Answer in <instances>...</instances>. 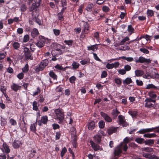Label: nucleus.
Returning a JSON list of instances; mask_svg holds the SVG:
<instances>
[{"label": "nucleus", "instance_id": "obj_1", "mask_svg": "<svg viewBox=\"0 0 159 159\" xmlns=\"http://www.w3.org/2000/svg\"><path fill=\"white\" fill-rule=\"evenodd\" d=\"M154 131L155 133H159V126L154 128L143 129H140L137 133H139L140 134H144L146 133H148Z\"/></svg>", "mask_w": 159, "mask_h": 159}, {"label": "nucleus", "instance_id": "obj_2", "mask_svg": "<svg viewBox=\"0 0 159 159\" xmlns=\"http://www.w3.org/2000/svg\"><path fill=\"white\" fill-rule=\"evenodd\" d=\"M157 101V100L152 99L148 98H146L144 101V102L145 103L144 104V106L145 107L149 108L151 107H155V105L153 104L151 102H153V103H155Z\"/></svg>", "mask_w": 159, "mask_h": 159}, {"label": "nucleus", "instance_id": "obj_3", "mask_svg": "<svg viewBox=\"0 0 159 159\" xmlns=\"http://www.w3.org/2000/svg\"><path fill=\"white\" fill-rule=\"evenodd\" d=\"M24 56L26 59H30L32 60L33 57L32 56V54L31 53L29 49L27 47H25L24 48Z\"/></svg>", "mask_w": 159, "mask_h": 159}, {"label": "nucleus", "instance_id": "obj_4", "mask_svg": "<svg viewBox=\"0 0 159 159\" xmlns=\"http://www.w3.org/2000/svg\"><path fill=\"white\" fill-rule=\"evenodd\" d=\"M122 152V151L120 147V146H117L113 152L114 157L111 158L110 159H118V157L120 156Z\"/></svg>", "mask_w": 159, "mask_h": 159}, {"label": "nucleus", "instance_id": "obj_5", "mask_svg": "<svg viewBox=\"0 0 159 159\" xmlns=\"http://www.w3.org/2000/svg\"><path fill=\"white\" fill-rule=\"evenodd\" d=\"M55 112L57 119L60 121H62L64 118V112L62 111L61 110L59 109H56Z\"/></svg>", "mask_w": 159, "mask_h": 159}, {"label": "nucleus", "instance_id": "obj_6", "mask_svg": "<svg viewBox=\"0 0 159 159\" xmlns=\"http://www.w3.org/2000/svg\"><path fill=\"white\" fill-rule=\"evenodd\" d=\"M45 42V39L43 36L40 35L38 42L35 43V45L40 48L43 47Z\"/></svg>", "mask_w": 159, "mask_h": 159}, {"label": "nucleus", "instance_id": "obj_7", "mask_svg": "<svg viewBox=\"0 0 159 159\" xmlns=\"http://www.w3.org/2000/svg\"><path fill=\"white\" fill-rule=\"evenodd\" d=\"M118 118L119 122V124L122 125L123 127H126L129 125L128 123L126 121L124 116L120 115L119 116Z\"/></svg>", "mask_w": 159, "mask_h": 159}, {"label": "nucleus", "instance_id": "obj_8", "mask_svg": "<svg viewBox=\"0 0 159 159\" xmlns=\"http://www.w3.org/2000/svg\"><path fill=\"white\" fill-rule=\"evenodd\" d=\"M136 63H146L147 64H149L151 63V60L150 59L146 58L142 56L139 57V59H136L135 60Z\"/></svg>", "mask_w": 159, "mask_h": 159}, {"label": "nucleus", "instance_id": "obj_9", "mask_svg": "<svg viewBox=\"0 0 159 159\" xmlns=\"http://www.w3.org/2000/svg\"><path fill=\"white\" fill-rule=\"evenodd\" d=\"M83 25L82 28H83L82 32L85 34H87L89 33V25L88 23L85 22L84 21H82Z\"/></svg>", "mask_w": 159, "mask_h": 159}, {"label": "nucleus", "instance_id": "obj_10", "mask_svg": "<svg viewBox=\"0 0 159 159\" xmlns=\"http://www.w3.org/2000/svg\"><path fill=\"white\" fill-rule=\"evenodd\" d=\"M101 116L106 121L108 122H111L112 121V118L107 114L103 111H101L100 113Z\"/></svg>", "mask_w": 159, "mask_h": 159}, {"label": "nucleus", "instance_id": "obj_11", "mask_svg": "<svg viewBox=\"0 0 159 159\" xmlns=\"http://www.w3.org/2000/svg\"><path fill=\"white\" fill-rule=\"evenodd\" d=\"M90 143L92 147L95 151L102 150V146H100L98 144L95 143L93 141H91Z\"/></svg>", "mask_w": 159, "mask_h": 159}, {"label": "nucleus", "instance_id": "obj_12", "mask_svg": "<svg viewBox=\"0 0 159 159\" xmlns=\"http://www.w3.org/2000/svg\"><path fill=\"white\" fill-rule=\"evenodd\" d=\"M98 44L91 45L87 47V49L88 51H92L93 52H96L98 48Z\"/></svg>", "mask_w": 159, "mask_h": 159}, {"label": "nucleus", "instance_id": "obj_13", "mask_svg": "<svg viewBox=\"0 0 159 159\" xmlns=\"http://www.w3.org/2000/svg\"><path fill=\"white\" fill-rule=\"evenodd\" d=\"M132 83L133 81L130 77H127L122 81V83L125 86L126 85H129V84Z\"/></svg>", "mask_w": 159, "mask_h": 159}, {"label": "nucleus", "instance_id": "obj_14", "mask_svg": "<svg viewBox=\"0 0 159 159\" xmlns=\"http://www.w3.org/2000/svg\"><path fill=\"white\" fill-rule=\"evenodd\" d=\"M118 127H114L113 126L107 130V132L109 134L111 135L113 133L116 132Z\"/></svg>", "mask_w": 159, "mask_h": 159}, {"label": "nucleus", "instance_id": "obj_15", "mask_svg": "<svg viewBox=\"0 0 159 159\" xmlns=\"http://www.w3.org/2000/svg\"><path fill=\"white\" fill-rule=\"evenodd\" d=\"M20 87V86H19L17 84L14 83H13L12 85L11 86V89L15 92H17Z\"/></svg>", "mask_w": 159, "mask_h": 159}, {"label": "nucleus", "instance_id": "obj_16", "mask_svg": "<svg viewBox=\"0 0 159 159\" xmlns=\"http://www.w3.org/2000/svg\"><path fill=\"white\" fill-rule=\"evenodd\" d=\"M49 61L47 59L43 60L41 61L40 65L43 69L48 65Z\"/></svg>", "mask_w": 159, "mask_h": 159}, {"label": "nucleus", "instance_id": "obj_17", "mask_svg": "<svg viewBox=\"0 0 159 159\" xmlns=\"http://www.w3.org/2000/svg\"><path fill=\"white\" fill-rule=\"evenodd\" d=\"M120 113V112L116 108L113 109L111 113V115L113 116L114 119H116L118 115Z\"/></svg>", "mask_w": 159, "mask_h": 159}, {"label": "nucleus", "instance_id": "obj_18", "mask_svg": "<svg viewBox=\"0 0 159 159\" xmlns=\"http://www.w3.org/2000/svg\"><path fill=\"white\" fill-rule=\"evenodd\" d=\"M95 125V122L94 121H91L90 122L88 125V129L90 130H92L93 129Z\"/></svg>", "mask_w": 159, "mask_h": 159}, {"label": "nucleus", "instance_id": "obj_19", "mask_svg": "<svg viewBox=\"0 0 159 159\" xmlns=\"http://www.w3.org/2000/svg\"><path fill=\"white\" fill-rule=\"evenodd\" d=\"M39 34L38 30L36 28H34L31 33V35L33 38L37 37Z\"/></svg>", "mask_w": 159, "mask_h": 159}, {"label": "nucleus", "instance_id": "obj_20", "mask_svg": "<svg viewBox=\"0 0 159 159\" xmlns=\"http://www.w3.org/2000/svg\"><path fill=\"white\" fill-rule=\"evenodd\" d=\"M146 89H159V86H156L152 84H150L147 85Z\"/></svg>", "mask_w": 159, "mask_h": 159}, {"label": "nucleus", "instance_id": "obj_21", "mask_svg": "<svg viewBox=\"0 0 159 159\" xmlns=\"http://www.w3.org/2000/svg\"><path fill=\"white\" fill-rule=\"evenodd\" d=\"M148 95L150 97V98H149L153 99H157V95L153 92H149L148 93Z\"/></svg>", "mask_w": 159, "mask_h": 159}, {"label": "nucleus", "instance_id": "obj_22", "mask_svg": "<svg viewBox=\"0 0 159 159\" xmlns=\"http://www.w3.org/2000/svg\"><path fill=\"white\" fill-rule=\"evenodd\" d=\"M37 120H36L35 123H34L33 124H31L30 127V130L31 131L34 132V133H35L36 131V126L37 125Z\"/></svg>", "mask_w": 159, "mask_h": 159}, {"label": "nucleus", "instance_id": "obj_23", "mask_svg": "<svg viewBox=\"0 0 159 159\" xmlns=\"http://www.w3.org/2000/svg\"><path fill=\"white\" fill-rule=\"evenodd\" d=\"M134 72L135 75L137 77L141 76L144 74V72L143 70H135Z\"/></svg>", "mask_w": 159, "mask_h": 159}, {"label": "nucleus", "instance_id": "obj_24", "mask_svg": "<svg viewBox=\"0 0 159 159\" xmlns=\"http://www.w3.org/2000/svg\"><path fill=\"white\" fill-rule=\"evenodd\" d=\"M144 143L145 145L151 146L154 144V140L151 139L146 140L145 141Z\"/></svg>", "mask_w": 159, "mask_h": 159}, {"label": "nucleus", "instance_id": "obj_25", "mask_svg": "<svg viewBox=\"0 0 159 159\" xmlns=\"http://www.w3.org/2000/svg\"><path fill=\"white\" fill-rule=\"evenodd\" d=\"M20 144L21 142L20 141L15 140L13 143V146L14 148H17L19 147Z\"/></svg>", "mask_w": 159, "mask_h": 159}, {"label": "nucleus", "instance_id": "obj_26", "mask_svg": "<svg viewBox=\"0 0 159 159\" xmlns=\"http://www.w3.org/2000/svg\"><path fill=\"white\" fill-rule=\"evenodd\" d=\"M95 141L98 143H100L101 141V137L100 134L97 135L95 136L94 137Z\"/></svg>", "mask_w": 159, "mask_h": 159}, {"label": "nucleus", "instance_id": "obj_27", "mask_svg": "<svg viewBox=\"0 0 159 159\" xmlns=\"http://www.w3.org/2000/svg\"><path fill=\"white\" fill-rule=\"evenodd\" d=\"M146 14L148 17L150 18L154 16V12L152 10L148 9L147 10Z\"/></svg>", "mask_w": 159, "mask_h": 159}, {"label": "nucleus", "instance_id": "obj_28", "mask_svg": "<svg viewBox=\"0 0 159 159\" xmlns=\"http://www.w3.org/2000/svg\"><path fill=\"white\" fill-rule=\"evenodd\" d=\"M41 120L42 121L43 124L44 125L47 124L48 121V117L47 116H42L41 117Z\"/></svg>", "mask_w": 159, "mask_h": 159}, {"label": "nucleus", "instance_id": "obj_29", "mask_svg": "<svg viewBox=\"0 0 159 159\" xmlns=\"http://www.w3.org/2000/svg\"><path fill=\"white\" fill-rule=\"evenodd\" d=\"M135 141L139 144H143L144 143L145 140L144 139L138 137L135 139Z\"/></svg>", "mask_w": 159, "mask_h": 159}, {"label": "nucleus", "instance_id": "obj_30", "mask_svg": "<svg viewBox=\"0 0 159 159\" xmlns=\"http://www.w3.org/2000/svg\"><path fill=\"white\" fill-rule=\"evenodd\" d=\"M49 75L50 77L52 78L53 80H57V76L55 74L54 72L52 70H51L50 71L49 74Z\"/></svg>", "mask_w": 159, "mask_h": 159}, {"label": "nucleus", "instance_id": "obj_31", "mask_svg": "<svg viewBox=\"0 0 159 159\" xmlns=\"http://www.w3.org/2000/svg\"><path fill=\"white\" fill-rule=\"evenodd\" d=\"M114 81L118 87H120L122 83L121 79L120 78H116L114 79Z\"/></svg>", "mask_w": 159, "mask_h": 159}, {"label": "nucleus", "instance_id": "obj_32", "mask_svg": "<svg viewBox=\"0 0 159 159\" xmlns=\"http://www.w3.org/2000/svg\"><path fill=\"white\" fill-rule=\"evenodd\" d=\"M127 30L130 35L134 33V29L131 25H128Z\"/></svg>", "mask_w": 159, "mask_h": 159}, {"label": "nucleus", "instance_id": "obj_33", "mask_svg": "<svg viewBox=\"0 0 159 159\" xmlns=\"http://www.w3.org/2000/svg\"><path fill=\"white\" fill-rule=\"evenodd\" d=\"M157 136V135L154 133L152 134H146L143 135V137L147 138H152L155 137Z\"/></svg>", "mask_w": 159, "mask_h": 159}, {"label": "nucleus", "instance_id": "obj_34", "mask_svg": "<svg viewBox=\"0 0 159 159\" xmlns=\"http://www.w3.org/2000/svg\"><path fill=\"white\" fill-rule=\"evenodd\" d=\"M77 136L76 135H75L74 136V139L72 142L73 147L75 148H76L77 146Z\"/></svg>", "mask_w": 159, "mask_h": 159}, {"label": "nucleus", "instance_id": "obj_35", "mask_svg": "<svg viewBox=\"0 0 159 159\" xmlns=\"http://www.w3.org/2000/svg\"><path fill=\"white\" fill-rule=\"evenodd\" d=\"M3 147L5 150V152L6 153H8L10 152V149L7 144L3 143Z\"/></svg>", "mask_w": 159, "mask_h": 159}, {"label": "nucleus", "instance_id": "obj_36", "mask_svg": "<svg viewBox=\"0 0 159 159\" xmlns=\"http://www.w3.org/2000/svg\"><path fill=\"white\" fill-rule=\"evenodd\" d=\"M34 3H33L32 5L31 6L30 8V11L34 12L37 10V8L39 6H37L34 5Z\"/></svg>", "mask_w": 159, "mask_h": 159}, {"label": "nucleus", "instance_id": "obj_37", "mask_svg": "<svg viewBox=\"0 0 159 159\" xmlns=\"http://www.w3.org/2000/svg\"><path fill=\"white\" fill-rule=\"evenodd\" d=\"M93 7L94 5L93 4H89L87 5L85 9L88 11L91 12L92 11Z\"/></svg>", "mask_w": 159, "mask_h": 159}, {"label": "nucleus", "instance_id": "obj_38", "mask_svg": "<svg viewBox=\"0 0 159 159\" xmlns=\"http://www.w3.org/2000/svg\"><path fill=\"white\" fill-rule=\"evenodd\" d=\"M120 58H121V59L126 60L128 62H131L134 60L133 58L131 57H126L125 56H123L120 57Z\"/></svg>", "mask_w": 159, "mask_h": 159}, {"label": "nucleus", "instance_id": "obj_39", "mask_svg": "<svg viewBox=\"0 0 159 159\" xmlns=\"http://www.w3.org/2000/svg\"><path fill=\"white\" fill-rule=\"evenodd\" d=\"M128 113L133 118L135 117L137 115L138 112L137 111H129Z\"/></svg>", "mask_w": 159, "mask_h": 159}, {"label": "nucleus", "instance_id": "obj_40", "mask_svg": "<svg viewBox=\"0 0 159 159\" xmlns=\"http://www.w3.org/2000/svg\"><path fill=\"white\" fill-rule=\"evenodd\" d=\"M32 106L33 110L35 111H37L38 110V103L36 101H34L33 102Z\"/></svg>", "mask_w": 159, "mask_h": 159}, {"label": "nucleus", "instance_id": "obj_41", "mask_svg": "<svg viewBox=\"0 0 159 159\" xmlns=\"http://www.w3.org/2000/svg\"><path fill=\"white\" fill-rule=\"evenodd\" d=\"M99 127L101 129H103L105 126V122L102 120H101L98 123Z\"/></svg>", "mask_w": 159, "mask_h": 159}, {"label": "nucleus", "instance_id": "obj_42", "mask_svg": "<svg viewBox=\"0 0 159 159\" xmlns=\"http://www.w3.org/2000/svg\"><path fill=\"white\" fill-rule=\"evenodd\" d=\"M129 40V39L128 37H126L120 42L119 45H123L126 42V41H128Z\"/></svg>", "mask_w": 159, "mask_h": 159}, {"label": "nucleus", "instance_id": "obj_43", "mask_svg": "<svg viewBox=\"0 0 159 159\" xmlns=\"http://www.w3.org/2000/svg\"><path fill=\"white\" fill-rule=\"evenodd\" d=\"M154 155H152L150 153H145L143 154V156L146 158H148L149 159H152Z\"/></svg>", "mask_w": 159, "mask_h": 159}, {"label": "nucleus", "instance_id": "obj_44", "mask_svg": "<svg viewBox=\"0 0 159 159\" xmlns=\"http://www.w3.org/2000/svg\"><path fill=\"white\" fill-rule=\"evenodd\" d=\"M73 42V41L72 40H65L64 41V42L65 43L69 46H71L72 45Z\"/></svg>", "mask_w": 159, "mask_h": 159}, {"label": "nucleus", "instance_id": "obj_45", "mask_svg": "<svg viewBox=\"0 0 159 159\" xmlns=\"http://www.w3.org/2000/svg\"><path fill=\"white\" fill-rule=\"evenodd\" d=\"M44 98L43 97L42 94H40L39 96V99L38 102L40 103L43 102L44 101Z\"/></svg>", "mask_w": 159, "mask_h": 159}, {"label": "nucleus", "instance_id": "obj_46", "mask_svg": "<svg viewBox=\"0 0 159 159\" xmlns=\"http://www.w3.org/2000/svg\"><path fill=\"white\" fill-rule=\"evenodd\" d=\"M72 66L73 69H76L79 67L80 65L78 63L75 61H74L72 65Z\"/></svg>", "mask_w": 159, "mask_h": 159}, {"label": "nucleus", "instance_id": "obj_47", "mask_svg": "<svg viewBox=\"0 0 159 159\" xmlns=\"http://www.w3.org/2000/svg\"><path fill=\"white\" fill-rule=\"evenodd\" d=\"M36 153V151L35 150L33 149L31 151V153L29 154V158L30 159L33 157L35 155V154Z\"/></svg>", "mask_w": 159, "mask_h": 159}, {"label": "nucleus", "instance_id": "obj_48", "mask_svg": "<svg viewBox=\"0 0 159 159\" xmlns=\"http://www.w3.org/2000/svg\"><path fill=\"white\" fill-rule=\"evenodd\" d=\"M12 46L15 49H17L20 48V44L18 42H16L13 43Z\"/></svg>", "mask_w": 159, "mask_h": 159}, {"label": "nucleus", "instance_id": "obj_49", "mask_svg": "<svg viewBox=\"0 0 159 159\" xmlns=\"http://www.w3.org/2000/svg\"><path fill=\"white\" fill-rule=\"evenodd\" d=\"M7 90V88L5 86H1L0 88V90L3 93V94L5 95L6 94V90Z\"/></svg>", "mask_w": 159, "mask_h": 159}, {"label": "nucleus", "instance_id": "obj_50", "mask_svg": "<svg viewBox=\"0 0 159 159\" xmlns=\"http://www.w3.org/2000/svg\"><path fill=\"white\" fill-rule=\"evenodd\" d=\"M130 49V47L129 46L126 45L121 46L120 49V50L121 51H125L126 50H128Z\"/></svg>", "mask_w": 159, "mask_h": 159}, {"label": "nucleus", "instance_id": "obj_51", "mask_svg": "<svg viewBox=\"0 0 159 159\" xmlns=\"http://www.w3.org/2000/svg\"><path fill=\"white\" fill-rule=\"evenodd\" d=\"M143 150L147 152H152L153 151V149L151 148L145 147L143 148Z\"/></svg>", "mask_w": 159, "mask_h": 159}, {"label": "nucleus", "instance_id": "obj_52", "mask_svg": "<svg viewBox=\"0 0 159 159\" xmlns=\"http://www.w3.org/2000/svg\"><path fill=\"white\" fill-rule=\"evenodd\" d=\"M29 70V65L28 64H25V67L22 69V71L24 73H27Z\"/></svg>", "mask_w": 159, "mask_h": 159}, {"label": "nucleus", "instance_id": "obj_53", "mask_svg": "<svg viewBox=\"0 0 159 159\" xmlns=\"http://www.w3.org/2000/svg\"><path fill=\"white\" fill-rule=\"evenodd\" d=\"M90 60L89 59H84L83 60H81L80 61V63L82 65H85V64H87L89 63Z\"/></svg>", "mask_w": 159, "mask_h": 159}, {"label": "nucleus", "instance_id": "obj_54", "mask_svg": "<svg viewBox=\"0 0 159 159\" xmlns=\"http://www.w3.org/2000/svg\"><path fill=\"white\" fill-rule=\"evenodd\" d=\"M61 45L59 44H58L57 45V47L55 48L56 50L58 52V53L60 54H61L62 53V51L60 47Z\"/></svg>", "mask_w": 159, "mask_h": 159}, {"label": "nucleus", "instance_id": "obj_55", "mask_svg": "<svg viewBox=\"0 0 159 159\" xmlns=\"http://www.w3.org/2000/svg\"><path fill=\"white\" fill-rule=\"evenodd\" d=\"M107 75V72L106 70H103L102 72L101 75V78H106Z\"/></svg>", "mask_w": 159, "mask_h": 159}, {"label": "nucleus", "instance_id": "obj_56", "mask_svg": "<svg viewBox=\"0 0 159 159\" xmlns=\"http://www.w3.org/2000/svg\"><path fill=\"white\" fill-rule=\"evenodd\" d=\"M76 78L74 76H72L69 78V81L72 84L75 83Z\"/></svg>", "mask_w": 159, "mask_h": 159}, {"label": "nucleus", "instance_id": "obj_57", "mask_svg": "<svg viewBox=\"0 0 159 159\" xmlns=\"http://www.w3.org/2000/svg\"><path fill=\"white\" fill-rule=\"evenodd\" d=\"M140 51L145 54H148L149 53V51L144 48H140Z\"/></svg>", "mask_w": 159, "mask_h": 159}, {"label": "nucleus", "instance_id": "obj_58", "mask_svg": "<svg viewBox=\"0 0 159 159\" xmlns=\"http://www.w3.org/2000/svg\"><path fill=\"white\" fill-rule=\"evenodd\" d=\"M67 151V149L66 148L64 147L61 150L60 154L61 156V157H63L64 154Z\"/></svg>", "mask_w": 159, "mask_h": 159}, {"label": "nucleus", "instance_id": "obj_59", "mask_svg": "<svg viewBox=\"0 0 159 159\" xmlns=\"http://www.w3.org/2000/svg\"><path fill=\"white\" fill-rule=\"evenodd\" d=\"M9 122L12 125L14 126L17 124L16 121L12 118L10 120Z\"/></svg>", "mask_w": 159, "mask_h": 159}, {"label": "nucleus", "instance_id": "obj_60", "mask_svg": "<svg viewBox=\"0 0 159 159\" xmlns=\"http://www.w3.org/2000/svg\"><path fill=\"white\" fill-rule=\"evenodd\" d=\"M53 31L55 35L56 36H58L60 33V31L58 29H53Z\"/></svg>", "mask_w": 159, "mask_h": 159}, {"label": "nucleus", "instance_id": "obj_61", "mask_svg": "<svg viewBox=\"0 0 159 159\" xmlns=\"http://www.w3.org/2000/svg\"><path fill=\"white\" fill-rule=\"evenodd\" d=\"M58 18L59 20L61 21H63L64 19L63 15L58 13L57 14Z\"/></svg>", "mask_w": 159, "mask_h": 159}, {"label": "nucleus", "instance_id": "obj_62", "mask_svg": "<svg viewBox=\"0 0 159 159\" xmlns=\"http://www.w3.org/2000/svg\"><path fill=\"white\" fill-rule=\"evenodd\" d=\"M106 67L108 69H112L114 68V65L113 63H107L106 65Z\"/></svg>", "mask_w": 159, "mask_h": 159}, {"label": "nucleus", "instance_id": "obj_63", "mask_svg": "<svg viewBox=\"0 0 159 159\" xmlns=\"http://www.w3.org/2000/svg\"><path fill=\"white\" fill-rule=\"evenodd\" d=\"M102 10L104 12H107L109 11L110 10L108 7L104 6L102 7Z\"/></svg>", "mask_w": 159, "mask_h": 159}, {"label": "nucleus", "instance_id": "obj_64", "mask_svg": "<svg viewBox=\"0 0 159 159\" xmlns=\"http://www.w3.org/2000/svg\"><path fill=\"white\" fill-rule=\"evenodd\" d=\"M29 39V36L28 34H26L24 36L23 42L24 43L27 42Z\"/></svg>", "mask_w": 159, "mask_h": 159}]
</instances>
